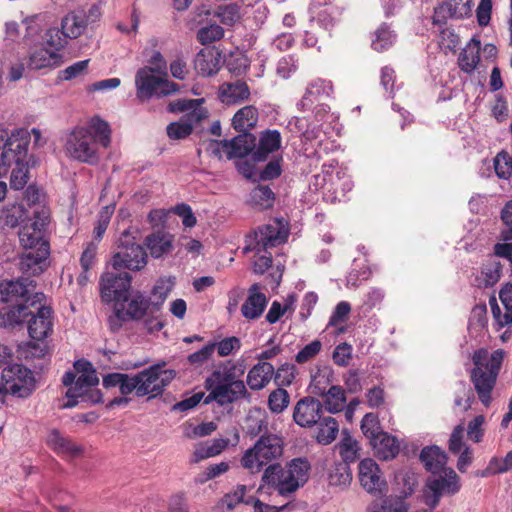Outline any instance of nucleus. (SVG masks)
<instances>
[{"mask_svg": "<svg viewBox=\"0 0 512 512\" xmlns=\"http://www.w3.org/2000/svg\"><path fill=\"white\" fill-rule=\"evenodd\" d=\"M111 143V128L99 116L92 117L86 126H78L65 137L64 151L68 157L83 163L98 161V147L107 148Z\"/></svg>", "mask_w": 512, "mask_h": 512, "instance_id": "nucleus-1", "label": "nucleus"}, {"mask_svg": "<svg viewBox=\"0 0 512 512\" xmlns=\"http://www.w3.org/2000/svg\"><path fill=\"white\" fill-rule=\"evenodd\" d=\"M50 220L49 210L39 206L33 211L31 223L21 227L19 240L25 250L20 266L24 272L37 275L43 271V265L49 255V243L45 238Z\"/></svg>", "mask_w": 512, "mask_h": 512, "instance_id": "nucleus-2", "label": "nucleus"}, {"mask_svg": "<svg viewBox=\"0 0 512 512\" xmlns=\"http://www.w3.org/2000/svg\"><path fill=\"white\" fill-rule=\"evenodd\" d=\"M310 468L309 461L302 457L292 459L284 467L271 464L265 469L262 481L279 495L289 497L308 481Z\"/></svg>", "mask_w": 512, "mask_h": 512, "instance_id": "nucleus-3", "label": "nucleus"}, {"mask_svg": "<svg viewBox=\"0 0 512 512\" xmlns=\"http://www.w3.org/2000/svg\"><path fill=\"white\" fill-rule=\"evenodd\" d=\"M502 360L503 352L501 350L490 354L488 350L481 348L472 355L474 368L470 372V380L479 400L486 407L492 401L491 393L495 387Z\"/></svg>", "mask_w": 512, "mask_h": 512, "instance_id": "nucleus-4", "label": "nucleus"}, {"mask_svg": "<svg viewBox=\"0 0 512 512\" xmlns=\"http://www.w3.org/2000/svg\"><path fill=\"white\" fill-rule=\"evenodd\" d=\"M288 238V229L279 219L271 223L258 227L246 238L244 252L255 251L259 255L254 261V272L257 274L265 273L272 265V255L267 252L268 248L276 247Z\"/></svg>", "mask_w": 512, "mask_h": 512, "instance_id": "nucleus-5", "label": "nucleus"}, {"mask_svg": "<svg viewBox=\"0 0 512 512\" xmlns=\"http://www.w3.org/2000/svg\"><path fill=\"white\" fill-rule=\"evenodd\" d=\"M45 295L40 292L33 294V301L30 306L34 312L30 314L28 323V333L32 340L39 342L31 344L30 347L35 350L33 353L37 357H43L47 352V345L44 340L52 333V309L46 306L43 301Z\"/></svg>", "mask_w": 512, "mask_h": 512, "instance_id": "nucleus-6", "label": "nucleus"}, {"mask_svg": "<svg viewBox=\"0 0 512 512\" xmlns=\"http://www.w3.org/2000/svg\"><path fill=\"white\" fill-rule=\"evenodd\" d=\"M283 441L273 434L262 435L254 446L248 449L242 459V466L251 473H257L266 465L281 457Z\"/></svg>", "mask_w": 512, "mask_h": 512, "instance_id": "nucleus-7", "label": "nucleus"}, {"mask_svg": "<svg viewBox=\"0 0 512 512\" xmlns=\"http://www.w3.org/2000/svg\"><path fill=\"white\" fill-rule=\"evenodd\" d=\"M135 233H137V229L132 228H128L121 233L117 251L112 257L114 269L140 271L147 265V253L140 244L136 243Z\"/></svg>", "mask_w": 512, "mask_h": 512, "instance_id": "nucleus-8", "label": "nucleus"}, {"mask_svg": "<svg viewBox=\"0 0 512 512\" xmlns=\"http://www.w3.org/2000/svg\"><path fill=\"white\" fill-rule=\"evenodd\" d=\"M136 96L141 102L153 97L170 96L179 90L178 84L168 80L163 74H156L148 67L138 69L135 75Z\"/></svg>", "mask_w": 512, "mask_h": 512, "instance_id": "nucleus-9", "label": "nucleus"}, {"mask_svg": "<svg viewBox=\"0 0 512 512\" xmlns=\"http://www.w3.org/2000/svg\"><path fill=\"white\" fill-rule=\"evenodd\" d=\"M256 137L250 132H240V134L231 140L210 141L207 145V151L211 155L221 159L226 157L244 158L254 152L256 147Z\"/></svg>", "mask_w": 512, "mask_h": 512, "instance_id": "nucleus-10", "label": "nucleus"}, {"mask_svg": "<svg viewBox=\"0 0 512 512\" xmlns=\"http://www.w3.org/2000/svg\"><path fill=\"white\" fill-rule=\"evenodd\" d=\"M163 364H155L136 374L138 397L161 395L164 388L174 379V370L163 369Z\"/></svg>", "mask_w": 512, "mask_h": 512, "instance_id": "nucleus-11", "label": "nucleus"}, {"mask_svg": "<svg viewBox=\"0 0 512 512\" xmlns=\"http://www.w3.org/2000/svg\"><path fill=\"white\" fill-rule=\"evenodd\" d=\"M131 275L128 272H108L101 277L100 291L102 301L106 303L115 302L116 305H123L128 301L131 287Z\"/></svg>", "mask_w": 512, "mask_h": 512, "instance_id": "nucleus-12", "label": "nucleus"}, {"mask_svg": "<svg viewBox=\"0 0 512 512\" xmlns=\"http://www.w3.org/2000/svg\"><path fill=\"white\" fill-rule=\"evenodd\" d=\"M1 381L6 383V393L19 398L28 397L34 389L32 372L21 364L5 367L1 373Z\"/></svg>", "mask_w": 512, "mask_h": 512, "instance_id": "nucleus-13", "label": "nucleus"}, {"mask_svg": "<svg viewBox=\"0 0 512 512\" xmlns=\"http://www.w3.org/2000/svg\"><path fill=\"white\" fill-rule=\"evenodd\" d=\"M30 132L25 128H17L10 134V141L4 147L0 165L11 167L13 164L27 163Z\"/></svg>", "mask_w": 512, "mask_h": 512, "instance_id": "nucleus-14", "label": "nucleus"}, {"mask_svg": "<svg viewBox=\"0 0 512 512\" xmlns=\"http://www.w3.org/2000/svg\"><path fill=\"white\" fill-rule=\"evenodd\" d=\"M74 367L81 374L77 377L74 386L68 388L66 397L69 400L63 404V408L75 407L79 403L78 397L83 395L87 389L96 387L99 383V378L90 362L79 360L75 362Z\"/></svg>", "mask_w": 512, "mask_h": 512, "instance_id": "nucleus-15", "label": "nucleus"}, {"mask_svg": "<svg viewBox=\"0 0 512 512\" xmlns=\"http://www.w3.org/2000/svg\"><path fill=\"white\" fill-rule=\"evenodd\" d=\"M359 481L363 489L374 496L387 490V482L382 475L379 465L372 459H363L358 466Z\"/></svg>", "mask_w": 512, "mask_h": 512, "instance_id": "nucleus-16", "label": "nucleus"}, {"mask_svg": "<svg viewBox=\"0 0 512 512\" xmlns=\"http://www.w3.org/2000/svg\"><path fill=\"white\" fill-rule=\"evenodd\" d=\"M15 304L4 306L0 310V326L1 327H14L20 325L30 317L34 312L33 307L30 306L33 301V295L28 293L25 297L14 298Z\"/></svg>", "mask_w": 512, "mask_h": 512, "instance_id": "nucleus-17", "label": "nucleus"}, {"mask_svg": "<svg viewBox=\"0 0 512 512\" xmlns=\"http://www.w3.org/2000/svg\"><path fill=\"white\" fill-rule=\"evenodd\" d=\"M322 403L311 396L301 398L293 409V420L300 427L310 428L322 418Z\"/></svg>", "mask_w": 512, "mask_h": 512, "instance_id": "nucleus-18", "label": "nucleus"}, {"mask_svg": "<svg viewBox=\"0 0 512 512\" xmlns=\"http://www.w3.org/2000/svg\"><path fill=\"white\" fill-rule=\"evenodd\" d=\"M208 390L210 392L205 398L204 404H209L211 401H215L220 406H225L241 399L250 400V394L243 381L216 386Z\"/></svg>", "mask_w": 512, "mask_h": 512, "instance_id": "nucleus-19", "label": "nucleus"}, {"mask_svg": "<svg viewBox=\"0 0 512 512\" xmlns=\"http://www.w3.org/2000/svg\"><path fill=\"white\" fill-rule=\"evenodd\" d=\"M281 133L276 129H266L260 132L258 142L252 153L253 162H265L271 154H274L281 148Z\"/></svg>", "mask_w": 512, "mask_h": 512, "instance_id": "nucleus-20", "label": "nucleus"}, {"mask_svg": "<svg viewBox=\"0 0 512 512\" xmlns=\"http://www.w3.org/2000/svg\"><path fill=\"white\" fill-rule=\"evenodd\" d=\"M267 303L266 295L260 292V286L255 283L248 290V296L241 306V313L248 320L257 319L263 314Z\"/></svg>", "mask_w": 512, "mask_h": 512, "instance_id": "nucleus-21", "label": "nucleus"}, {"mask_svg": "<svg viewBox=\"0 0 512 512\" xmlns=\"http://www.w3.org/2000/svg\"><path fill=\"white\" fill-rule=\"evenodd\" d=\"M46 443L51 450L66 458H76L83 452L81 446L62 435L57 429L48 433Z\"/></svg>", "mask_w": 512, "mask_h": 512, "instance_id": "nucleus-22", "label": "nucleus"}, {"mask_svg": "<svg viewBox=\"0 0 512 512\" xmlns=\"http://www.w3.org/2000/svg\"><path fill=\"white\" fill-rule=\"evenodd\" d=\"M34 288V280L27 277H21L15 281H0V302H9L17 297H25Z\"/></svg>", "mask_w": 512, "mask_h": 512, "instance_id": "nucleus-23", "label": "nucleus"}, {"mask_svg": "<svg viewBox=\"0 0 512 512\" xmlns=\"http://www.w3.org/2000/svg\"><path fill=\"white\" fill-rule=\"evenodd\" d=\"M239 366V374H237V365L235 363L227 362L226 364L220 366L218 369L214 370L209 377H207L205 381L206 388L211 389L216 386L227 385L241 381L238 379V377L243 375L244 368L242 365Z\"/></svg>", "mask_w": 512, "mask_h": 512, "instance_id": "nucleus-24", "label": "nucleus"}, {"mask_svg": "<svg viewBox=\"0 0 512 512\" xmlns=\"http://www.w3.org/2000/svg\"><path fill=\"white\" fill-rule=\"evenodd\" d=\"M444 476L430 479L427 482V487L430 492H438L440 495H454L460 490L459 477L456 472L449 468L442 470Z\"/></svg>", "mask_w": 512, "mask_h": 512, "instance_id": "nucleus-25", "label": "nucleus"}, {"mask_svg": "<svg viewBox=\"0 0 512 512\" xmlns=\"http://www.w3.org/2000/svg\"><path fill=\"white\" fill-rule=\"evenodd\" d=\"M370 445L372 446L375 456L385 461L394 459L400 450L397 438L387 432L380 433Z\"/></svg>", "mask_w": 512, "mask_h": 512, "instance_id": "nucleus-26", "label": "nucleus"}, {"mask_svg": "<svg viewBox=\"0 0 512 512\" xmlns=\"http://www.w3.org/2000/svg\"><path fill=\"white\" fill-rule=\"evenodd\" d=\"M250 89L246 82L236 80L224 83L220 87L219 97L224 104H238L249 99Z\"/></svg>", "mask_w": 512, "mask_h": 512, "instance_id": "nucleus-27", "label": "nucleus"}, {"mask_svg": "<svg viewBox=\"0 0 512 512\" xmlns=\"http://www.w3.org/2000/svg\"><path fill=\"white\" fill-rule=\"evenodd\" d=\"M173 236L163 230L149 234L145 238V246L153 258H160L172 250Z\"/></svg>", "mask_w": 512, "mask_h": 512, "instance_id": "nucleus-28", "label": "nucleus"}, {"mask_svg": "<svg viewBox=\"0 0 512 512\" xmlns=\"http://www.w3.org/2000/svg\"><path fill=\"white\" fill-rule=\"evenodd\" d=\"M332 92L333 86L330 81L324 79L313 80L307 86L305 94L298 105L302 109H309L318 98L322 96L329 97Z\"/></svg>", "mask_w": 512, "mask_h": 512, "instance_id": "nucleus-29", "label": "nucleus"}, {"mask_svg": "<svg viewBox=\"0 0 512 512\" xmlns=\"http://www.w3.org/2000/svg\"><path fill=\"white\" fill-rule=\"evenodd\" d=\"M420 460L427 471L440 474L446 468L447 455L438 446H428L422 449Z\"/></svg>", "mask_w": 512, "mask_h": 512, "instance_id": "nucleus-30", "label": "nucleus"}, {"mask_svg": "<svg viewBox=\"0 0 512 512\" xmlns=\"http://www.w3.org/2000/svg\"><path fill=\"white\" fill-rule=\"evenodd\" d=\"M480 48V40L472 38L466 47L460 52L458 65L463 72L471 74L477 68L480 62Z\"/></svg>", "mask_w": 512, "mask_h": 512, "instance_id": "nucleus-31", "label": "nucleus"}, {"mask_svg": "<svg viewBox=\"0 0 512 512\" xmlns=\"http://www.w3.org/2000/svg\"><path fill=\"white\" fill-rule=\"evenodd\" d=\"M212 48L201 49L194 58V69L202 76H211L219 70L220 60Z\"/></svg>", "mask_w": 512, "mask_h": 512, "instance_id": "nucleus-32", "label": "nucleus"}, {"mask_svg": "<svg viewBox=\"0 0 512 512\" xmlns=\"http://www.w3.org/2000/svg\"><path fill=\"white\" fill-rule=\"evenodd\" d=\"M273 374L272 364L259 362L248 371L246 382L252 390H261L270 382Z\"/></svg>", "mask_w": 512, "mask_h": 512, "instance_id": "nucleus-33", "label": "nucleus"}, {"mask_svg": "<svg viewBox=\"0 0 512 512\" xmlns=\"http://www.w3.org/2000/svg\"><path fill=\"white\" fill-rule=\"evenodd\" d=\"M227 438H215L194 445V462L220 455L229 445Z\"/></svg>", "mask_w": 512, "mask_h": 512, "instance_id": "nucleus-34", "label": "nucleus"}, {"mask_svg": "<svg viewBox=\"0 0 512 512\" xmlns=\"http://www.w3.org/2000/svg\"><path fill=\"white\" fill-rule=\"evenodd\" d=\"M61 55L47 48L35 50L29 57L28 67L33 70L57 67L61 64Z\"/></svg>", "mask_w": 512, "mask_h": 512, "instance_id": "nucleus-35", "label": "nucleus"}, {"mask_svg": "<svg viewBox=\"0 0 512 512\" xmlns=\"http://www.w3.org/2000/svg\"><path fill=\"white\" fill-rule=\"evenodd\" d=\"M205 19L197 20L199 25L202 27L197 32V39L203 45L213 43L220 40L224 35L223 28L217 24L216 20L212 16H205Z\"/></svg>", "mask_w": 512, "mask_h": 512, "instance_id": "nucleus-36", "label": "nucleus"}, {"mask_svg": "<svg viewBox=\"0 0 512 512\" xmlns=\"http://www.w3.org/2000/svg\"><path fill=\"white\" fill-rule=\"evenodd\" d=\"M212 16L218 18L220 22L227 26H232L240 20L239 7L235 4H229L219 7L217 10L211 11L209 9L199 8L197 10V17Z\"/></svg>", "mask_w": 512, "mask_h": 512, "instance_id": "nucleus-37", "label": "nucleus"}, {"mask_svg": "<svg viewBox=\"0 0 512 512\" xmlns=\"http://www.w3.org/2000/svg\"><path fill=\"white\" fill-rule=\"evenodd\" d=\"M258 121V110L252 105L239 109L233 119L232 125L238 132H249L254 128Z\"/></svg>", "mask_w": 512, "mask_h": 512, "instance_id": "nucleus-38", "label": "nucleus"}, {"mask_svg": "<svg viewBox=\"0 0 512 512\" xmlns=\"http://www.w3.org/2000/svg\"><path fill=\"white\" fill-rule=\"evenodd\" d=\"M85 28V17L75 12L67 14L61 22L62 34L70 39H75L82 35Z\"/></svg>", "mask_w": 512, "mask_h": 512, "instance_id": "nucleus-39", "label": "nucleus"}, {"mask_svg": "<svg viewBox=\"0 0 512 512\" xmlns=\"http://www.w3.org/2000/svg\"><path fill=\"white\" fill-rule=\"evenodd\" d=\"M275 193L267 185H257L252 189L249 203L256 209L265 210L273 206Z\"/></svg>", "mask_w": 512, "mask_h": 512, "instance_id": "nucleus-40", "label": "nucleus"}, {"mask_svg": "<svg viewBox=\"0 0 512 512\" xmlns=\"http://www.w3.org/2000/svg\"><path fill=\"white\" fill-rule=\"evenodd\" d=\"M27 217V211L22 204L9 203L0 212V221L4 225L14 228L20 225Z\"/></svg>", "mask_w": 512, "mask_h": 512, "instance_id": "nucleus-41", "label": "nucleus"}, {"mask_svg": "<svg viewBox=\"0 0 512 512\" xmlns=\"http://www.w3.org/2000/svg\"><path fill=\"white\" fill-rule=\"evenodd\" d=\"M352 481V473L347 463L337 462L328 469V482L331 486L347 487Z\"/></svg>", "mask_w": 512, "mask_h": 512, "instance_id": "nucleus-42", "label": "nucleus"}, {"mask_svg": "<svg viewBox=\"0 0 512 512\" xmlns=\"http://www.w3.org/2000/svg\"><path fill=\"white\" fill-rule=\"evenodd\" d=\"M325 409L330 413L342 411L346 404L345 391L341 386L332 385L324 394Z\"/></svg>", "mask_w": 512, "mask_h": 512, "instance_id": "nucleus-43", "label": "nucleus"}, {"mask_svg": "<svg viewBox=\"0 0 512 512\" xmlns=\"http://www.w3.org/2000/svg\"><path fill=\"white\" fill-rule=\"evenodd\" d=\"M317 424L319 425L316 436L318 443L323 445L332 443L336 439L339 431L336 419L331 416L323 417Z\"/></svg>", "mask_w": 512, "mask_h": 512, "instance_id": "nucleus-44", "label": "nucleus"}, {"mask_svg": "<svg viewBox=\"0 0 512 512\" xmlns=\"http://www.w3.org/2000/svg\"><path fill=\"white\" fill-rule=\"evenodd\" d=\"M338 449L343 460L341 463H347L349 465L350 463L355 462L359 457V444L347 432H344V436L338 444Z\"/></svg>", "mask_w": 512, "mask_h": 512, "instance_id": "nucleus-45", "label": "nucleus"}, {"mask_svg": "<svg viewBox=\"0 0 512 512\" xmlns=\"http://www.w3.org/2000/svg\"><path fill=\"white\" fill-rule=\"evenodd\" d=\"M149 304L150 301L145 296L140 293H136L128 302L127 308L124 309V313L131 320L141 319L145 315Z\"/></svg>", "mask_w": 512, "mask_h": 512, "instance_id": "nucleus-46", "label": "nucleus"}, {"mask_svg": "<svg viewBox=\"0 0 512 512\" xmlns=\"http://www.w3.org/2000/svg\"><path fill=\"white\" fill-rule=\"evenodd\" d=\"M166 131L170 139L179 140L188 137L192 133L191 114H186L184 120L170 123Z\"/></svg>", "mask_w": 512, "mask_h": 512, "instance_id": "nucleus-47", "label": "nucleus"}, {"mask_svg": "<svg viewBox=\"0 0 512 512\" xmlns=\"http://www.w3.org/2000/svg\"><path fill=\"white\" fill-rule=\"evenodd\" d=\"M396 35L390 28L383 24L375 32V37L372 40V48L377 52L387 50L395 42Z\"/></svg>", "mask_w": 512, "mask_h": 512, "instance_id": "nucleus-48", "label": "nucleus"}, {"mask_svg": "<svg viewBox=\"0 0 512 512\" xmlns=\"http://www.w3.org/2000/svg\"><path fill=\"white\" fill-rule=\"evenodd\" d=\"M174 286V282L171 278H160L154 285L152 289V305L159 310L160 306L164 303L172 288Z\"/></svg>", "mask_w": 512, "mask_h": 512, "instance_id": "nucleus-49", "label": "nucleus"}, {"mask_svg": "<svg viewBox=\"0 0 512 512\" xmlns=\"http://www.w3.org/2000/svg\"><path fill=\"white\" fill-rule=\"evenodd\" d=\"M493 165L496 175L508 180L512 176V156L506 150H501L497 153L493 160Z\"/></svg>", "mask_w": 512, "mask_h": 512, "instance_id": "nucleus-50", "label": "nucleus"}, {"mask_svg": "<svg viewBox=\"0 0 512 512\" xmlns=\"http://www.w3.org/2000/svg\"><path fill=\"white\" fill-rule=\"evenodd\" d=\"M290 403V395L284 388H277L269 394L268 407L274 414L282 413Z\"/></svg>", "mask_w": 512, "mask_h": 512, "instance_id": "nucleus-51", "label": "nucleus"}, {"mask_svg": "<svg viewBox=\"0 0 512 512\" xmlns=\"http://www.w3.org/2000/svg\"><path fill=\"white\" fill-rule=\"evenodd\" d=\"M408 505L404 496H389L382 500L381 504L374 506L370 512H407Z\"/></svg>", "mask_w": 512, "mask_h": 512, "instance_id": "nucleus-52", "label": "nucleus"}, {"mask_svg": "<svg viewBox=\"0 0 512 512\" xmlns=\"http://www.w3.org/2000/svg\"><path fill=\"white\" fill-rule=\"evenodd\" d=\"M361 431L371 443L376 437L383 433L378 416L374 413H367L361 421Z\"/></svg>", "mask_w": 512, "mask_h": 512, "instance_id": "nucleus-53", "label": "nucleus"}, {"mask_svg": "<svg viewBox=\"0 0 512 512\" xmlns=\"http://www.w3.org/2000/svg\"><path fill=\"white\" fill-rule=\"evenodd\" d=\"M282 156H273L271 160L258 170V181H268L278 178L282 173Z\"/></svg>", "mask_w": 512, "mask_h": 512, "instance_id": "nucleus-54", "label": "nucleus"}, {"mask_svg": "<svg viewBox=\"0 0 512 512\" xmlns=\"http://www.w3.org/2000/svg\"><path fill=\"white\" fill-rule=\"evenodd\" d=\"M247 487L245 485H237L236 488L222 498V504L228 510H233L239 503L251 504V497L245 499Z\"/></svg>", "mask_w": 512, "mask_h": 512, "instance_id": "nucleus-55", "label": "nucleus"}, {"mask_svg": "<svg viewBox=\"0 0 512 512\" xmlns=\"http://www.w3.org/2000/svg\"><path fill=\"white\" fill-rule=\"evenodd\" d=\"M113 213H114V206H111V205L105 206L99 211V213L97 215L96 225H95L94 231H93L94 238L96 240H100L103 237V235L110 223Z\"/></svg>", "mask_w": 512, "mask_h": 512, "instance_id": "nucleus-56", "label": "nucleus"}, {"mask_svg": "<svg viewBox=\"0 0 512 512\" xmlns=\"http://www.w3.org/2000/svg\"><path fill=\"white\" fill-rule=\"evenodd\" d=\"M10 177V186L15 190L23 189L28 181L27 163L14 164Z\"/></svg>", "mask_w": 512, "mask_h": 512, "instance_id": "nucleus-57", "label": "nucleus"}, {"mask_svg": "<svg viewBox=\"0 0 512 512\" xmlns=\"http://www.w3.org/2000/svg\"><path fill=\"white\" fill-rule=\"evenodd\" d=\"M512 469V450L509 451L505 457H493L488 466L487 472L490 474H502Z\"/></svg>", "mask_w": 512, "mask_h": 512, "instance_id": "nucleus-58", "label": "nucleus"}, {"mask_svg": "<svg viewBox=\"0 0 512 512\" xmlns=\"http://www.w3.org/2000/svg\"><path fill=\"white\" fill-rule=\"evenodd\" d=\"M230 469L229 462L222 461L217 464L208 465L204 471L199 474L198 481L200 483L207 482L216 477H219L222 474H225Z\"/></svg>", "mask_w": 512, "mask_h": 512, "instance_id": "nucleus-59", "label": "nucleus"}, {"mask_svg": "<svg viewBox=\"0 0 512 512\" xmlns=\"http://www.w3.org/2000/svg\"><path fill=\"white\" fill-rule=\"evenodd\" d=\"M322 349V343L319 340H313L305 345L295 356L298 364H304L312 360Z\"/></svg>", "mask_w": 512, "mask_h": 512, "instance_id": "nucleus-60", "label": "nucleus"}, {"mask_svg": "<svg viewBox=\"0 0 512 512\" xmlns=\"http://www.w3.org/2000/svg\"><path fill=\"white\" fill-rule=\"evenodd\" d=\"M216 344L217 353L221 357H226L240 350L241 341L236 336L224 338Z\"/></svg>", "mask_w": 512, "mask_h": 512, "instance_id": "nucleus-61", "label": "nucleus"}, {"mask_svg": "<svg viewBox=\"0 0 512 512\" xmlns=\"http://www.w3.org/2000/svg\"><path fill=\"white\" fill-rule=\"evenodd\" d=\"M448 19H455V17L450 4L445 1L434 9L432 21L435 26L442 28L447 23Z\"/></svg>", "mask_w": 512, "mask_h": 512, "instance_id": "nucleus-62", "label": "nucleus"}, {"mask_svg": "<svg viewBox=\"0 0 512 512\" xmlns=\"http://www.w3.org/2000/svg\"><path fill=\"white\" fill-rule=\"evenodd\" d=\"M298 68V60L293 55L282 57L277 63V74L283 79H287Z\"/></svg>", "mask_w": 512, "mask_h": 512, "instance_id": "nucleus-63", "label": "nucleus"}, {"mask_svg": "<svg viewBox=\"0 0 512 512\" xmlns=\"http://www.w3.org/2000/svg\"><path fill=\"white\" fill-rule=\"evenodd\" d=\"M501 220L506 226L501 232L504 241L512 240V200H509L501 210Z\"/></svg>", "mask_w": 512, "mask_h": 512, "instance_id": "nucleus-64", "label": "nucleus"}]
</instances>
